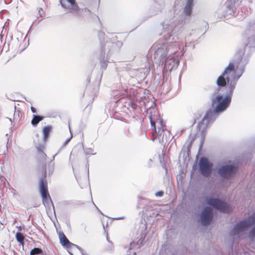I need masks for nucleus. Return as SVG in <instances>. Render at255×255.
Segmentation results:
<instances>
[{"label":"nucleus","mask_w":255,"mask_h":255,"mask_svg":"<svg viewBox=\"0 0 255 255\" xmlns=\"http://www.w3.org/2000/svg\"><path fill=\"white\" fill-rule=\"evenodd\" d=\"M31 112L33 113H36V109L33 107H31Z\"/></svg>","instance_id":"bb28decb"},{"label":"nucleus","mask_w":255,"mask_h":255,"mask_svg":"<svg viewBox=\"0 0 255 255\" xmlns=\"http://www.w3.org/2000/svg\"><path fill=\"white\" fill-rule=\"evenodd\" d=\"M43 117L38 115H33V119L31 120V124L33 126L36 127L40 121L43 119Z\"/></svg>","instance_id":"ddd939ff"},{"label":"nucleus","mask_w":255,"mask_h":255,"mask_svg":"<svg viewBox=\"0 0 255 255\" xmlns=\"http://www.w3.org/2000/svg\"><path fill=\"white\" fill-rule=\"evenodd\" d=\"M109 43H107V44L104 46V47L103 48H104V52L105 53L106 52V47H108L109 46Z\"/></svg>","instance_id":"cd10ccee"},{"label":"nucleus","mask_w":255,"mask_h":255,"mask_svg":"<svg viewBox=\"0 0 255 255\" xmlns=\"http://www.w3.org/2000/svg\"><path fill=\"white\" fill-rule=\"evenodd\" d=\"M100 64H101V69L104 70L106 68V67H107L106 60H105L104 59H100Z\"/></svg>","instance_id":"a211bd4d"},{"label":"nucleus","mask_w":255,"mask_h":255,"mask_svg":"<svg viewBox=\"0 0 255 255\" xmlns=\"http://www.w3.org/2000/svg\"><path fill=\"white\" fill-rule=\"evenodd\" d=\"M15 238L16 241L18 243H19L21 245H24V237L21 233L17 232L15 235Z\"/></svg>","instance_id":"2eb2a0df"},{"label":"nucleus","mask_w":255,"mask_h":255,"mask_svg":"<svg viewBox=\"0 0 255 255\" xmlns=\"http://www.w3.org/2000/svg\"><path fill=\"white\" fill-rule=\"evenodd\" d=\"M39 155L42 159H45L46 157V154L43 151L39 154Z\"/></svg>","instance_id":"b1692460"},{"label":"nucleus","mask_w":255,"mask_h":255,"mask_svg":"<svg viewBox=\"0 0 255 255\" xmlns=\"http://www.w3.org/2000/svg\"><path fill=\"white\" fill-rule=\"evenodd\" d=\"M44 148V146L42 145H40L38 146H36L37 151L38 154H40L41 152L43 151L42 149Z\"/></svg>","instance_id":"aec40b11"},{"label":"nucleus","mask_w":255,"mask_h":255,"mask_svg":"<svg viewBox=\"0 0 255 255\" xmlns=\"http://www.w3.org/2000/svg\"><path fill=\"white\" fill-rule=\"evenodd\" d=\"M30 255H45L43 251L40 248H35L31 250L30 253Z\"/></svg>","instance_id":"4468645a"},{"label":"nucleus","mask_w":255,"mask_h":255,"mask_svg":"<svg viewBox=\"0 0 255 255\" xmlns=\"http://www.w3.org/2000/svg\"><path fill=\"white\" fill-rule=\"evenodd\" d=\"M93 202V204L94 205V206L96 207V208L97 209V210L101 213L102 214V213L101 212V211L99 209V208L96 206V205L94 204V202L92 201Z\"/></svg>","instance_id":"c756f323"},{"label":"nucleus","mask_w":255,"mask_h":255,"mask_svg":"<svg viewBox=\"0 0 255 255\" xmlns=\"http://www.w3.org/2000/svg\"><path fill=\"white\" fill-rule=\"evenodd\" d=\"M212 167L213 164L209 162L207 158L202 157L199 160V171L203 176L205 177L210 176L212 173Z\"/></svg>","instance_id":"423d86ee"},{"label":"nucleus","mask_w":255,"mask_h":255,"mask_svg":"<svg viewBox=\"0 0 255 255\" xmlns=\"http://www.w3.org/2000/svg\"><path fill=\"white\" fill-rule=\"evenodd\" d=\"M60 4H61V6H62L63 7H64V8H67V7L66 6V5H65L63 3V2H62V0H60Z\"/></svg>","instance_id":"a878e982"},{"label":"nucleus","mask_w":255,"mask_h":255,"mask_svg":"<svg viewBox=\"0 0 255 255\" xmlns=\"http://www.w3.org/2000/svg\"><path fill=\"white\" fill-rule=\"evenodd\" d=\"M58 153H56V154H55L54 156H53V159H54L55 156L57 155Z\"/></svg>","instance_id":"f704fd0d"},{"label":"nucleus","mask_w":255,"mask_h":255,"mask_svg":"<svg viewBox=\"0 0 255 255\" xmlns=\"http://www.w3.org/2000/svg\"><path fill=\"white\" fill-rule=\"evenodd\" d=\"M58 236L60 240V243L63 246L68 247L70 245H73L68 240V239L66 238L63 232H59L58 233Z\"/></svg>","instance_id":"9d476101"},{"label":"nucleus","mask_w":255,"mask_h":255,"mask_svg":"<svg viewBox=\"0 0 255 255\" xmlns=\"http://www.w3.org/2000/svg\"><path fill=\"white\" fill-rule=\"evenodd\" d=\"M70 4L71 6V8L72 10L71 12H78L79 7L75 1V0H66Z\"/></svg>","instance_id":"f8f14e48"},{"label":"nucleus","mask_w":255,"mask_h":255,"mask_svg":"<svg viewBox=\"0 0 255 255\" xmlns=\"http://www.w3.org/2000/svg\"><path fill=\"white\" fill-rule=\"evenodd\" d=\"M238 170V167L233 164H226L221 166L218 170V173L222 178L229 179L233 177Z\"/></svg>","instance_id":"39448f33"},{"label":"nucleus","mask_w":255,"mask_h":255,"mask_svg":"<svg viewBox=\"0 0 255 255\" xmlns=\"http://www.w3.org/2000/svg\"><path fill=\"white\" fill-rule=\"evenodd\" d=\"M72 135H71V136H70L69 138H67V139L65 140V142H64V146L66 145V144H67V143L70 141V140H71V139L72 138Z\"/></svg>","instance_id":"393cba45"},{"label":"nucleus","mask_w":255,"mask_h":255,"mask_svg":"<svg viewBox=\"0 0 255 255\" xmlns=\"http://www.w3.org/2000/svg\"><path fill=\"white\" fill-rule=\"evenodd\" d=\"M249 237L251 239L255 238V226L252 228L249 233Z\"/></svg>","instance_id":"6ab92c4d"},{"label":"nucleus","mask_w":255,"mask_h":255,"mask_svg":"<svg viewBox=\"0 0 255 255\" xmlns=\"http://www.w3.org/2000/svg\"><path fill=\"white\" fill-rule=\"evenodd\" d=\"M13 117H14V119H15V114H14Z\"/></svg>","instance_id":"c9c22d12"},{"label":"nucleus","mask_w":255,"mask_h":255,"mask_svg":"<svg viewBox=\"0 0 255 255\" xmlns=\"http://www.w3.org/2000/svg\"><path fill=\"white\" fill-rule=\"evenodd\" d=\"M205 202L207 204L222 212L229 213L231 211L230 206L227 203L218 198L207 197Z\"/></svg>","instance_id":"20e7f679"},{"label":"nucleus","mask_w":255,"mask_h":255,"mask_svg":"<svg viewBox=\"0 0 255 255\" xmlns=\"http://www.w3.org/2000/svg\"><path fill=\"white\" fill-rule=\"evenodd\" d=\"M194 0H187L186 5L184 9V12L187 15H190L192 11L194 5Z\"/></svg>","instance_id":"1a4fd4ad"},{"label":"nucleus","mask_w":255,"mask_h":255,"mask_svg":"<svg viewBox=\"0 0 255 255\" xmlns=\"http://www.w3.org/2000/svg\"><path fill=\"white\" fill-rule=\"evenodd\" d=\"M150 121L151 127L154 129V131L158 133V138H160L162 137L163 138V134H162V132L164 131V129L158 128V131H157L154 120H153L151 117H150Z\"/></svg>","instance_id":"9b49d317"},{"label":"nucleus","mask_w":255,"mask_h":255,"mask_svg":"<svg viewBox=\"0 0 255 255\" xmlns=\"http://www.w3.org/2000/svg\"><path fill=\"white\" fill-rule=\"evenodd\" d=\"M117 45L119 47H120L122 45V43L121 41H117L116 43H112V46L115 47V45Z\"/></svg>","instance_id":"4be33fe9"},{"label":"nucleus","mask_w":255,"mask_h":255,"mask_svg":"<svg viewBox=\"0 0 255 255\" xmlns=\"http://www.w3.org/2000/svg\"><path fill=\"white\" fill-rule=\"evenodd\" d=\"M187 41V37H185V44H186V41ZM185 45L186 46V44H185Z\"/></svg>","instance_id":"473e14b6"},{"label":"nucleus","mask_w":255,"mask_h":255,"mask_svg":"<svg viewBox=\"0 0 255 255\" xmlns=\"http://www.w3.org/2000/svg\"><path fill=\"white\" fill-rule=\"evenodd\" d=\"M18 230H19V231H21V230H22L21 227H18Z\"/></svg>","instance_id":"72a5a7b5"},{"label":"nucleus","mask_w":255,"mask_h":255,"mask_svg":"<svg viewBox=\"0 0 255 255\" xmlns=\"http://www.w3.org/2000/svg\"><path fill=\"white\" fill-rule=\"evenodd\" d=\"M248 40L249 42L246 46H249L250 47H255V36L253 35L252 37L249 38Z\"/></svg>","instance_id":"f3484780"},{"label":"nucleus","mask_w":255,"mask_h":255,"mask_svg":"<svg viewBox=\"0 0 255 255\" xmlns=\"http://www.w3.org/2000/svg\"><path fill=\"white\" fill-rule=\"evenodd\" d=\"M82 10L84 11V12H89V13L90 12V10L87 8H85L84 9H82Z\"/></svg>","instance_id":"c85d7f7f"},{"label":"nucleus","mask_w":255,"mask_h":255,"mask_svg":"<svg viewBox=\"0 0 255 255\" xmlns=\"http://www.w3.org/2000/svg\"><path fill=\"white\" fill-rule=\"evenodd\" d=\"M176 27L170 22L163 25V31L160 34L161 38L156 42L149 50L147 57L150 60L159 65L164 63V68L167 71H171L176 69L179 64L177 55L181 47L183 48V42L177 41L175 38H171V32L175 31Z\"/></svg>","instance_id":"f03ea898"},{"label":"nucleus","mask_w":255,"mask_h":255,"mask_svg":"<svg viewBox=\"0 0 255 255\" xmlns=\"http://www.w3.org/2000/svg\"><path fill=\"white\" fill-rule=\"evenodd\" d=\"M92 151L93 149L91 148H88L85 151L86 154H93V153H92Z\"/></svg>","instance_id":"5701e85b"},{"label":"nucleus","mask_w":255,"mask_h":255,"mask_svg":"<svg viewBox=\"0 0 255 255\" xmlns=\"http://www.w3.org/2000/svg\"><path fill=\"white\" fill-rule=\"evenodd\" d=\"M255 224V215H252L247 218L240 221L230 231V236H235L247 230L250 227Z\"/></svg>","instance_id":"7ed1b4c3"},{"label":"nucleus","mask_w":255,"mask_h":255,"mask_svg":"<svg viewBox=\"0 0 255 255\" xmlns=\"http://www.w3.org/2000/svg\"><path fill=\"white\" fill-rule=\"evenodd\" d=\"M213 210L211 207H205L200 216L202 225L204 226H208L213 219Z\"/></svg>","instance_id":"6e6552de"},{"label":"nucleus","mask_w":255,"mask_h":255,"mask_svg":"<svg viewBox=\"0 0 255 255\" xmlns=\"http://www.w3.org/2000/svg\"><path fill=\"white\" fill-rule=\"evenodd\" d=\"M229 9L230 10H233V7L231 6H229Z\"/></svg>","instance_id":"7c9ffc66"},{"label":"nucleus","mask_w":255,"mask_h":255,"mask_svg":"<svg viewBox=\"0 0 255 255\" xmlns=\"http://www.w3.org/2000/svg\"><path fill=\"white\" fill-rule=\"evenodd\" d=\"M160 123L161 126L162 127H164V126H165L164 125H163V123H162V121H160Z\"/></svg>","instance_id":"2f4dec72"},{"label":"nucleus","mask_w":255,"mask_h":255,"mask_svg":"<svg viewBox=\"0 0 255 255\" xmlns=\"http://www.w3.org/2000/svg\"><path fill=\"white\" fill-rule=\"evenodd\" d=\"M244 54L243 50L239 51L222 74L218 78L216 81L218 86H225V97L223 98L222 96L218 95L212 99L213 110L207 111L202 121L198 124L199 130L202 131L216 119L219 113L225 111L229 106L237 81L243 73L244 67L247 63L246 60L242 59Z\"/></svg>","instance_id":"f257e3e1"},{"label":"nucleus","mask_w":255,"mask_h":255,"mask_svg":"<svg viewBox=\"0 0 255 255\" xmlns=\"http://www.w3.org/2000/svg\"><path fill=\"white\" fill-rule=\"evenodd\" d=\"M40 192L42 198L43 203L45 207H49L52 204V200L49 195L47 189V184L46 181L41 178L39 181Z\"/></svg>","instance_id":"0eeeda50"},{"label":"nucleus","mask_w":255,"mask_h":255,"mask_svg":"<svg viewBox=\"0 0 255 255\" xmlns=\"http://www.w3.org/2000/svg\"><path fill=\"white\" fill-rule=\"evenodd\" d=\"M51 128L50 126L45 127L43 129V138L44 140H46L49 135Z\"/></svg>","instance_id":"dca6fc26"},{"label":"nucleus","mask_w":255,"mask_h":255,"mask_svg":"<svg viewBox=\"0 0 255 255\" xmlns=\"http://www.w3.org/2000/svg\"><path fill=\"white\" fill-rule=\"evenodd\" d=\"M164 192L162 191H159L155 194L156 197H162L163 195Z\"/></svg>","instance_id":"412c9836"}]
</instances>
